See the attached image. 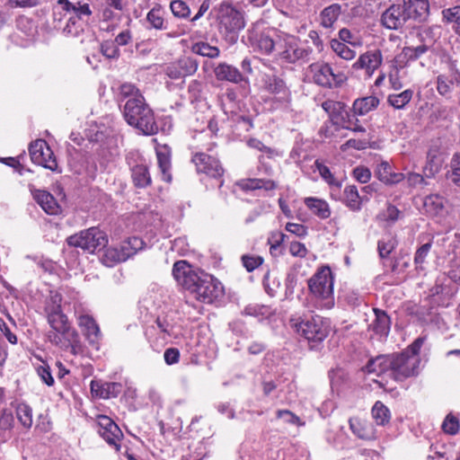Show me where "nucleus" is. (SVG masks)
Returning a JSON list of instances; mask_svg holds the SVG:
<instances>
[{"label":"nucleus","instance_id":"obj_15","mask_svg":"<svg viewBox=\"0 0 460 460\" xmlns=\"http://www.w3.org/2000/svg\"><path fill=\"white\" fill-rule=\"evenodd\" d=\"M98 433L110 445L114 446L117 451H119V442L123 438L119 426L108 416L99 415L97 417Z\"/></svg>","mask_w":460,"mask_h":460},{"label":"nucleus","instance_id":"obj_45","mask_svg":"<svg viewBox=\"0 0 460 460\" xmlns=\"http://www.w3.org/2000/svg\"><path fill=\"white\" fill-rule=\"evenodd\" d=\"M192 50L198 55L211 58H217L219 55V49L217 47L210 46L206 42H198L194 44Z\"/></svg>","mask_w":460,"mask_h":460},{"label":"nucleus","instance_id":"obj_53","mask_svg":"<svg viewBox=\"0 0 460 460\" xmlns=\"http://www.w3.org/2000/svg\"><path fill=\"white\" fill-rule=\"evenodd\" d=\"M285 234L281 232L272 233L268 239V243L270 246V253L277 255L280 252L281 243L284 241Z\"/></svg>","mask_w":460,"mask_h":460},{"label":"nucleus","instance_id":"obj_24","mask_svg":"<svg viewBox=\"0 0 460 460\" xmlns=\"http://www.w3.org/2000/svg\"><path fill=\"white\" fill-rule=\"evenodd\" d=\"M78 325L83 329L86 339L91 344L98 342L101 337V331L99 325L91 315H80L78 317Z\"/></svg>","mask_w":460,"mask_h":460},{"label":"nucleus","instance_id":"obj_5","mask_svg":"<svg viewBox=\"0 0 460 460\" xmlns=\"http://www.w3.org/2000/svg\"><path fill=\"white\" fill-rule=\"evenodd\" d=\"M217 19L219 31L225 40L230 44L236 43L239 32L245 26L243 13L228 3H222L217 7Z\"/></svg>","mask_w":460,"mask_h":460},{"label":"nucleus","instance_id":"obj_36","mask_svg":"<svg viewBox=\"0 0 460 460\" xmlns=\"http://www.w3.org/2000/svg\"><path fill=\"white\" fill-rule=\"evenodd\" d=\"M145 243L144 241L137 236L128 237L126 241H124L119 249L123 252V254H126V260L129 257L137 253L138 251L144 248Z\"/></svg>","mask_w":460,"mask_h":460},{"label":"nucleus","instance_id":"obj_1","mask_svg":"<svg viewBox=\"0 0 460 460\" xmlns=\"http://www.w3.org/2000/svg\"><path fill=\"white\" fill-rule=\"evenodd\" d=\"M172 276L179 286L200 302L210 304L224 293L219 280L204 270L194 268L187 261H178L173 264Z\"/></svg>","mask_w":460,"mask_h":460},{"label":"nucleus","instance_id":"obj_34","mask_svg":"<svg viewBox=\"0 0 460 460\" xmlns=\"http://www.w3.org/2000/svg\"><path fill=\"white\" fill-rule=\"evenodd\" d=\"M126 254L119 248L111 247L105 250L101 261L106 267H113L115 264L125 261Z\"/></svg>","mask_w":460,"mask_h":460},{"label":"nucleus","instance_id":"obj_40","mask_svg":"<svg viewBox=\"0 0 460 460\" xmlns=\"http://www.w3.org/2000/svg\"><path fill=\"white\" fill-rule=\"evenodd\" d=\"M436 88L441 96L450 99L454 89V82L445 75H439L436 79Z\"/></svg>","mask_w":460,"mask_h":460},{"label":"nucleus","instance_id":"obj_32","mask_svg":"<svg viewBox=\"0 0 460 460\" xmlns=\"http://www.w3.org/2000/svg\"><path fill=\"white\" fill-rule=\"evenodd\" d=\"M341 13V6L339 4H332L325 7L320 13L321 25L324 28H331L338 20Z\"/></svg>","mask_w":460,"mask_h":460},{"label":"nucleus","instance_id":"obj_16","mask_svg":"<svg viewBox=\"0 0 460 460\" xmlns=\"http://www.w3.org/2000/svg\"><path fill=\"white\" fill-rule=\"evenodd\" d=\"M191 161L195 164L198 172L205 173L213 178H220L224 173V169L219 161L208 154L196 153Z\"/></svg>","mask_w":460,"mask_h":460},{"label":"nucleus","instance_id":"obj_48","mask_svg":"<svg viewBox=\"0 0 460 460\" xmlns=\"http://www.w3.org/2000/svg\"><path fill=\"white\" fill-rule=\"evenodd\" d=\"M314 165L322 178L324 179L328 184L341 187V182L335 179L330 169L325 164L319 160H316L314 162Z\"/></svg>","mask_w":460,"mask_h":460},{"label":"nucleus","instance_id":"obj_10","mask_svg":"<svg viewBox=\"0 0 460 460\" xmlns=\"http://www.w3.org/2000/svg\"><path fill=\"white\" fill-rule=\"evenodd\" d=\"M49 341L61 349H70L75 354L80 349V337L77 331L69 323L49 333Z\"/></svg>","mask_w":460,"mask_h":460},{"label":"nucleus","instance_id":"obj_31","mask_svg":"<svg viewBox=\"0 0 460 460\" xmlns=\"http://www.w3.org/2000/svg\"><path fill=\"white\" fill-rule=\"evenodd\" d=\"M305 204L313 214L322 219H326L331 216L329 204L323 199L309 197L305 199Z\"/></svg>","mask_w":460,"mask_h":460},{"label":"nucleus","instance_id":"obj_46","mask_svg":"<svg viewBox=\"0 0 460 460\" xmlns=\"http://www.w3.org/2000/svg\"><path fill=\"white\" fill-rule=\"evenodd\" d=\"M432 247V241H429L420 246L414 254V264L416 270H423V263L426 261L430 249Z\"/></svg>","mask_w":460,"mask_h":460},{"label":"nucleus","instance_id":"obj_17","mask_svg":"<svg viewBox=\"0 0 460 460\" xmlns=\"http://www.w3.org/2000/svg\"><path fill=\"white\" fill-rule=\"evenodd\" d=\"M322 108L329 115L334 125L341 126L343 123L348 121L347 119L349 118V113L344 102L326 100L322 103Z\"/></svg>","mask_w":460,"mask_h":460},{"label":"nucleus","instance_id":"obj_27","mask_svg":"<svg viewBox=\"0 0 460 460\" xmlns=\"http://www.w3.org/2000/svg\"><path fill=\"white\" fill-rule=\"evenodd\" d=\"M58 4L61 7L62 10L69 13H74L75 16L82 21H87L93 13L88 4H81L79 2L74 4L68 0H58Z\"/></svg>","mask_w":460,"mask_h":460},{"label":"nucleus","instance_id":"obj_13","mask_svg":"<svg viewBox=\"0 0 460 460\" xmlns=\"http://www.w3.org/2000/svg\"><path fill=\"white\" fill-rule=\"evenodd\" d=\"M279 35L275 31L273 35H270V32H258L255 30H249L247 40L254 50L268 55L272 51H277Z\"/></svg>","mask_w":460,"mask_h":460},{"label":"nucleus","instance_id":"obj_39","mask_svg":"<svg viewBox=\"0 0 460 460\" xmlns=\"http://www.w3.org/2000/svg\"><path fill=\"white\" fill-rule=\"evenodd\" d=\"M146 21L149 28L155 30H166L167 26L164 22V11L160 6L152 8L146 14Z\"/></svg>","mask_w":460,"mask_h":460},{"label":"nucleus","instance_id":"obj_59","mask_svg":"<svg viewBox=\"0 0 460 460\" xmlns=\"http://www.w3.org/2000/svg\"><path fill=\"white\" fill-rule=\"evenodd\" d=\"M353 176L360 183H367L371 178V172L367 167L357 166L353 170Z\"/></svg>","mask_w":460,"mask_h":460},{"label":"nucleus","instance_id":"obj_49","mask_svg":"<svg viewBox=\"0 0 460 460\" xmlns=\"http://www.w3.org/2000/svg\"><path fill=\"white\" fill-rule=\"evenodd\" d=\"M172 13L179 18H187L190 14V9L188 4L181 0H174L170 4Z\"/></svg>","mask_w":460,"mask_h":460},{"label":"nucleus","instance_id":"obj_60","mask_svg":"<svg viewBox=\"0 0 460 460\" xmlns=\"http://www.w3.org/2000/svg\"><path fill=\"white\" fill-rule=\"evenodd\" d=\"M451 180L455 184L460 186V155L454 156L451 162Z\"/></svg>","mask_w":460,"mask_h":460},{"label":"nucleus","instance_id":"obj_22","mask_svg":"<svg viewBox=\"0 0 460 460\" xmlns=\"http://www.w3.org/2000/svg\"><path fill=\"white\" fill-rule=\"evenodd\" d=\"M33 199L49 215H58L60 212V207L52 194L42 190H31Z\"/></svg>","mask_w":460,"mask_h":460},{"label":"nucleus","instance_id":"obj_6","mask_svg":"<svg viewBox=\"0 0 460 460\" xmlns=\"http://www.w3.org/2000/svg\"><path fill=\"white\" fill-rule=\"evenodd\" d=\"M291 327L309 342L321 343L328 336L331 329L330 321L320 315L304 319H291Z\"/></svg>","mask_w":460,"mask_h":460},{"label":"nucleus","instance_id":"obj_30","mask_svg":"<svg viewBox=\"0 0 460 460\" xmlns=\"http://www.w3.org/2000/svg\"><path fill=\"white\" fill-rule=\"evenodd\" d=\"M446 199L438 194H430L423 199V210L426 214L434 217L444 210Z\"/></svg>","mask_w":460,"mask_h":460},{"label":"nucleus","instance_id":"obj_61","mask_svg":"<svg viewBox=\"0 0 460 460\" xmlns=\"http://www.w3.org/2000/svg\"><path fill=\"white\" fill-rule=\"evenodd\" d=\"M348 121L343 123L341 127L342 128H346L354 132H365L366 129L364 127L358 124V119L355 118L354 114L352 116H349L347 119Z\"/></svg>","mask_w":460,"mask_h":460},{"label":"nucleus","instance_id":"obj_42","mask_svg":"<svg viewBox=\"0 0 460 460\" xmlns=\"http://www.w3.org/2000/svg\"><path fill=\"white\" fill-rule=\"evenodd\" d=\"M429 49V46L426 44H421L417 47H404L401 56L407 61H415L423 56Z\"/></svg>","mask_w":460,"mask_h":460},{"label":"nucleus","instance_id":"obj_18","mask_svg":"<svg viewBox=\"0 0 460 460\" xmlns=\"http://www.w3.org/2000/svg\"><path fill=\"white\" fill-rule=\"evenodd\" d=\"M264 85L265 89L274 94L279 102L283 103L290 102L291 93L283 79L276 75H270L266 77Z\"/></svg>","mask_w":460,"mask_h":460},{"label":"nucleus","instance_id":"obj_11","mask_svg":"<svg viewBox=\"0 0 460 460\" xmlns=\"http://www.w3.org/2000/svg\"><path fill=\"white\" fill-rule=\"evenodd\" d=\"M29 153L32 163L41 165L50 171H57L58 163L53 151L43 139H37L29 146Z\"/></svg>","mask_w":460,"mask_h":460},{"label":"nucleus","instance_id":"obj_63","mask_svg":"<svg viewBox=\"0 0 460 460\" xmlns=\"http://www.w3.org/2000/svg\"><path fill=\"white\" fill-rule=\"evenodd\" d=\"M289 252L293 256L304 258L307 254V250L304 243L292 242L289 246Z\"/></svg>","mask_w":460,"mask_h":460},{"label":"nucleus","instance_id":"obj_58","mask_svg":"<svg viewBox=\"0 0 460 460\" xmlns=\"http://www.w3.org/2000/svg\"><path fill=\"white\" fill-rule=\"evenodd\" d=\"M79 19L73 15L70 16L66 27L64 28V31L72 36H78L80 31L83 30L81 24L78 23Z\"/></svg>","mask_w":460,"mask_h":460},{"label":"nucleus","instance_id":"obj_37","mask_svg":"<svg viewBox=\"0 0 460 460\" xmlns=\"http://www.w3.org/2000/svg\"><path fill=\"white\" fill-rule=\"evenodd\" d=\"M244 314L259 318V320L270 318L275 314V310L270 305H249L243 310Z\"/></svg>","mask_w":460,"mask_h":460},{"label":"nucleus","instance_id":"obj_43","mask_svg":"<svg viewBox=\"0 0 460 460\" xmlns=\"http://www.w3.org/2000/svg\"><path fill=\"white\" fill-rule=\"evenodd\" d=\"M331 48L339 57L345 60H351L356 56V52L353 49L338 40H332Z\"/></svg>","mask_w":460,"mask_h":460},{"label":"nucleus","instance_id":"obj_56","mask_svg":"<svg viewBox=\"0 0 460 460\" xmlns=\"http://www.w3.org/2000/svg\"><path fill=\"white\" fill-rule=\"evenodd\" d=\"M443 430L450 435H455L459 430V421L456 417L447 415L442 424Z\"/></svg>","mask_w":460,"mask_h":460},{"label":"nucleus","instance_id":"obj_52","mask_svg":"<svg viewBox=\"0 0 460 460\" xmlns=\"http://www.w3.org/2000/svg\"><path fill=\"white\" fill-rule=\"evenodd\" d=\"M36 371L41 381L47 385L52 386L54 385V378L51 375L50 367L46 362L42 361L41 364L36 367Z\"/></svg>","mask_w":460,"mask_h":460},{"label":"nucleus","instance_id":"obj_14","mask_svg":"<svg viewBox=\"0 0 460 460\" xmlns=\"http://www.w3.org/2000/svg\"><path fill=\"white\" fill-rule=\"evenodd\" d=\"M199 62L196 58L182 56L176 61L170 63L165 68V74L171 79H181L196 73Z\"/></svg>","mask_w":460,"mask_h":460},{"label":"nucleus","instance_id":"obj_4","mask_svg":"<svg viewBox=\"0 0 460 460\" xmlns=\"http://www.w3.org/2000/svg\"><path fill=\"white\" fill-rule=\"evenodd\" d=\"M311 294L317 300V306L331 309L334 305L333 278L328 266H323L308 279Z\"/></svg>","mask_w":460,"mask_h":460},{"label":"nucleus","instance_id":"obj_54","mask_svg":"<svg viewBox=\"0 0 460 460\" xmlns=\"http://www.w3.org/2000/svg\"><path fill=\"white\" fill-rule=\"evenodd\" d=\"M279 281L276 279H273L271 280L270 279V271H267L263 277V287L266 291V293L270 296H274L277 293L278 288H279Z\"/></svg>","mask_w":460,"mask_h":460},{"label":"nucleus","instance_id":"obj_62","mask_svg":"<svg viewBox=\"0 0 460 460\" xmlns=\"http://www.w3.org/2000/svg\"><path fill=\"white\" fill-rule=\"evenodd\" d=\"M164 358L167 365L176 364L180 359V351L176 348H169L165 349Z\"/></svg>","mask_w":460,"mask_h":460},{"label":"nucleus","instance_id":"obj_25","mask_svg":"<svg viewBox=\"0 0 460 460\" xmlns=\"http://www.w3.org/2000/svg\"><path fill=\"white\" fill-rule=\"evenodd\" d=\"M367 196L359 195L358 190L355 185H348L343 190V202L352 211H359L363 202H367Z\"/></svg>","mask_w":460,"mask_h":460},{"label":"nucleus","instance_id":"obj_12","mask_svg":"<svg viewBox=\"0 0 460 460\" xmlns=\"http://www.w3.org/2000/svg\"><path fill=\"white\" fill-rule=\"evenodd\" d=\"M412 17L401 4H393L383 12L380 18L381 24L389 30H400Z\"/></svg>","mask_w":460,"mask_h":460},{"label":"nucleus","instance_id":"obj_51","mask_svg":"<svg viewBox=\"0 0 460 460\" xmlns=\"http://www.w3.org/2000/svg\"><path fill=\"white\" fill-rule=\"evenodd\" d=\"M102 54L108 58H118L119 57V49L113 40H105L101 44Z\"/></svg>","mask_w":460,"mask_h":460},{"label":"nucleus","instance_id":"obj_2","mask_svg":"<svg viewBox=\"0 0 460 460\" xmlns=\"http://www.w3.org/2000/svg\"><path fill=\"white\" fill-rule=\"evenodd\" d=\"M119 102H123V117L127 123L143 134L151 136L158 132L152 109L135 84L124 83L119 86Z\"/></svg>","mask_w":460,"mask_h":460},{"label":"nucleus","instance_id":"obj_35","mask_svg":"<svg viewBox=\"0 0 460 460\" xmlns=\"http://www.w3.org/2000/svg\"><path fill=\"white\" fill-rule=\"evenodd\" d=\"M371 414L376 423L380 426H385L391 419L389 409L380 401L375 402Z\"/></svg>","mask_w":460,"mask_h":460},{"label":"nucleus","instance_id":"obj_8","mask_svg":"<svg viewBox=\"0 0 460 460\" xmlns=\"http://www.w3.org/2000/svg\"><path fill=\"white\" fill-rule=\"evenodd\" d=\"M276 53L284 62L294 64L299 60H308L312 49L300 47L297 39L292 35L280 34Z\"/></svg>","mask_w":460,"mask_h":460},{"label":"nucleus","instance_id":"obj_19","mask_svg":"<svg viewBox=\"0 0 460 460\" xmlns=\"http://www.w3.org/2000/svg\"><path fill=\"white\" fill-rule=\"evenodd\" d=\"M382 53L379 49L367 51L362 54L353 64L356 69H365L368 75H371L382 63Z\"/></svg>","mask_w":460,"mask_h":460},{"label":"nucleus","instance_id":"obj_29","mask_svg":"<svg viewBox=\"0 0 460 460\" xmlns=\"http://www.w3.org/2000/svg\"><path fill=\"white\" fill-rule=\"evenodd\" d=\"M379 99L376 96H366L354 101L352 111L354 116H364L369 111L377 108Z\"/></svg>","mask_w":460,"mask_h":460},{"label":"nucleus","instance_id":"obj_41","mask_svg":"<svg viewBox=\"0 0 460 460\" xmlns=\"http://www.w3.org/2000/svg\"><path fill=\"white\" fill-rule=\"evenodd\" d=\"M398 242L394 236L388 234L377 243V251L381 258H386L395 249Z\"/></svg>","mask_w":460,"mask_h":460},{"label":"nucleus","instance_id":"obj_28","mask_svg":"<svg viewBox=\"0 0 460 460\" xmlns=\"http://www.w3.org/2000/svg\"><path fill=\"white\" fill-rule=\"evenodd\" d=\"M376 318L369 325L376 335L387 336L390 332L391 320L388 314L381 309H374Z\"/></svg>","mask_w":460,"mask_h":460},{"label":"nucleus","instance_id":"obj_23","mask_svg":"<svg viewBox=\"0 0 460 460\" xmlns=\"http://www.w3.org/2000/svg\"><path fill=\"white\" fill-rule=\"evenodd\" d=\"M402 5L412 17L413 21L423 22L429 13L428 0H402Z\"/></svg>","mask_w":460,"mask_h":460},{"label":"nucleus","instance_id":"obj_3","mask_svg":"<svg viewBox=\"0 0 460 460\" xmlns=\"http://www.w3.org/2000/svg\"><path fill=\"white\" fill-rule=\"evenodd\" d=\"M419 365L420 358L404 350L399 354L379 355L368 361L366 369L378 376L403 381L418 375Z\"/></svg>","mask_w":460,"mask_h":460},{"label":"nucleus","instance_id":"obj_64","mask_svg":"<svg viewBox=\"0 0 460 460\" xmlns=\"http://www.w3.org/2000/svg\"><path fill=\"white\" fill-rule=\"evenodd\" d=\"M392 168L390 164L387 162H382L377 168L376 174L378 179L385 182V181H388L387 178L389 174H391Z\"/></svg>","mask_w":460,"mask_h":460},{"label":"nucleus","instance_id":"obj_9","mask_svg":"<svg viewBox=\"0 0 460 460\" xmlns=\"http://www.w3.org/2000/svg\"><path fill=\"white\" fill-rule=\"evenodd\" d=\"M313 82L325 88L341 87L347 80V76L338 71L334 72L328 63H314L308 67Z\"/></svg>","mask_w":460,"mask_h":460},{"label":"nucleus","instance_id":"obj_47","mask_svg":"<svg viewBox=\"0 0 460 460\" xmlns=\"http://www.w3.org/2000/svg\"><path fill=\"white\" fill-rule=\"evenodd\" d=\"M156 155H157L158 166L163 174V179L166 181H171V175L169 173V171L171 168L170 157L167 154L163 153L161 151H157Z\"/></svg>","mask_w":460,"mask_h":460},{"label":"nucleus","instance_id":"obj_44","mask_svg":"<svg viewBox=\"0 0 460 460\" xmlns=\"http://www.w3.org/2000/svg\"><path fill=\"white\" fill-rule=\"evenodd\" d=\"M16 415L22 425L30 429L32 425V410L26 403H20L16 408Z\"/></svg>","mask_w":460,"mask_h":460},{"label":"nucleus","instance_id":"obj_33","mask_svg":"<svg viewBox=\"0 0 460 460\" xmlns=\"http://www.w3.org/2000/svg\"><path fill=\"white\" fill-rule=\"evenodd\" d=\"M131 172L133 182L137 188H145L151 183V177L146 164H137Z\"/></svg>","mask_w":460,"mask_h":460},{"label":"nucleus","instance_id":"obj_21","mask_svg":"<svg viewBox=\"0 0 460 460\" xmlns=\"http://www.w3.org/2000/svg\"><path fill=\"white\" fill-rule=\"evenodd\" d=\"M45 312L48 323L53 331L69 323L67 316L62 311L61 305L57 302V296L51 303L47 304Z\"/></svg>","mask_w":460,"mask_h":460},{"label":"nucleus","instance_id":"obj_20","mask_svg":"<svg viewBox=\"0 0 460 460\" xmlns=\"http://www.w3.org/2000/svg\"><path fill=\"white\" fill-rule=\"evenodd\" d=\"M349 424L352 433L359 439H376V429L370 421L355 417L349 419Z\"/></svg>","mask_w":460,"mask_h":460},{"label":"nucleus","instance_id":"obj_26","mask_svg":"<svg viewBox=\"0 0 460 460\" xmlns=\"http://www.w3.org/2000/svg\"><path fill=\"white\" fill-rule=\"evenodd\" d=\"M214 73L217 79L220 81H228L238 84L243 79V75L235 66L226 63L218 64L216 66Z\"/></svg>","mask_w":460,"mask_h":460},{"label":"nucleus","instance_id":"obj_57","mask_svg":"<svg viewBox=\"0 0 460 460\" xmlns=\"http://www.w3.org/2000/svg\"><path fill=\"white\" fill-rule=\"evenodd\" d=\"M277 418L283 419V420L286 423H290L297 426L304 425V423L301 422L300 418L288 410H279L277 411Z\"/></svg>","mask_w":460,"mask_h":460},{"label":"nucleus","instance_id":"obj_50","mask_svg":"<svg viewBox=\"0 0 460 460\" xmlns=\"http://www.w3.org/2000/svg\"><path fill=\"white\" fill-rule=\"evenodd\" d=\"M443 19L454 26H460V5H456L442 11Z\"/></svg>","mask_w":460,"mask_h":460},{"label":"nucleus","instance_id":"obj_7","mask_svg":"<svg viewBox=\"0 0 460 460\" xmlns=\"http://www.w3.org/2000/svg\"><path fill=\"white\" fill-rule=\"evenodd\" d=\"M69 246L81 248L93 252L96 249L104 248L108 243L107 234L98 227H90L66 239Z\"/></svg>","mask_w":460,"mask_h":460},{"label":"nucleus","instance_id":"obj_38","mask_svg":"<svg viewBox=\"0 0 460 460\" xmlns=\"http://www.w3.org/2000/svg\"><path fill=\"white\" fill-rule=\"evenodd\" d=\"M413 91L411 89L404 90L400 93L389 94L387 102L394 109H403L412 99Z\"/></svg>","mask_w":460,"mask_h":460},{"label":"nucleus","instance_id":"obj_55","mask_svg":"<svg viewBox=\"0 0 460 460\" xmlns=\"http://www.w3.org/2000/svg\"><path fill=\"white\" fill-rule=\"evenodd\" d=\"M242 261L247 271L251 272L262 264L263 259L261 256L243 255Z\"/></svg>","mask_w":460,"mask_h":460}]
</instances>
